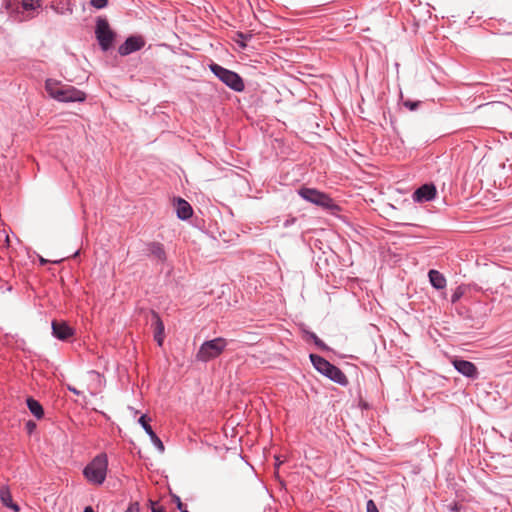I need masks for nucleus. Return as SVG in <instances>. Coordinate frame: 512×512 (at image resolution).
<instances>
[{
	"mask_svg": "<svg viewBox=\"0 0 512 512\" xmlns=\"http://www.w3.org/2000/svg\"><path fill=\"white\" fill-rule=\"evenodd\" d=\"M45 90L49 97L62 103L84 102L87 98L84 91L52 78L46 79Z\"/></svg>",
	"mask_w": 512,
	"mask_h": 512,
	"instance_id": "obj_1",
	"label": "nucleus"
},
{
	"mask_svg": "<svg viewBox=\"0 0 512 512\" xmlns=\"http://www.w3.org/2000/svg\"><path fill=\"white\" fill-rule=\"evenodd\" d=\"M108 470V457L105 453L95 456L83 469V475L88 482L101 485L106 479Z\"/></svg>",
	"mask_w": 512,
	"mask_h": 512,
	"instance_id": "obj_2",
	"label": "nucleus"
},
{
	"mask_svg": "<svg viewBox=\"0 0 512 512\" xmlns=\"http://www.w3.org/2000/svg\"><path fill=\"white\" fill-rule=\"evenodd\" d=\"M209 69L222 83H224L231 90L235 92L244 91V80L238 73L227 68H224L221 65L214 62L209 64Z\"/></svg>",
	"mask_w": 512,
	"mask_h": 512,
	"instance_id": "obj_3",
	"label": "nucleus"
},
{
	"mask_svg": "<svg viewBox=\"0 0 512 512\" xmlns=\"http://www.w3.org/2000/svg\"><path fill=\"white\" fill-rule=\"evenodd\" d=\"M298 194L301 198L310 202L324 210L337 211L339 206L333 201V199L326 193L321 192L314 188L301 187L298 190Z\"/></svg>",
	"mask_w": 512,
	"mask_h": 512,
	"instance_id": "obj_4",
	"label": "nucleus"
},
{
	"mask_svg": "<svg viewBox=\"0 0 512 512\" xmlns=\"http://www.w3.org/2000/svg\"><path fill=\"white\" fill-rule=\"evenodd\" d=\"M228 345V340L217 337L203 342L196 353V359L201 362H208L220 356Z\"/></svg>",
	"mask_w": 512,
	"mask_h": 512,
	"instance_id": "obj_5",
	"label": "nucleus"
},
{
	"mask_svg": "<svg viewBox=\"0 0 512 512\" xmlns=\"http://www.w3.org/2000/svg\"><path fill=\"white\" fill-rule=\"evenodd\" d=\"M95 35L103 51H108L112 47L116 36L115 32L110 28L108 20L103 17H98L96 21Z\"/></svg>",
	"mask_w": 512,
	"mask_h": 512,
	"instance_id": "obj_6",
	"label": "nucleus"
},
{
	"mask_svg": "<svg viewBox=\"0 0 512 512\" xmlns=\"http://www.w3.org/2000/svg\"><path fill=\"white\" fill-rule=\"evenodd\" d=\"M145 39L141 35H131L126 38L124 43L118 47V53L121 56H127L131 53L141 50L145 46Z\"/></svg>",
	"mask_w": 512,
	"mask_h": 512,
	"instance_id": "obj_7",
	"label": "nucleus"
},
{
	"mask_svg": "<svg viewBox=\"0 0 512 512\" xmlns=\"http://www.w3.org/2000/svg\"><path fill=\"white\" fill-rule=\"evenodd\" d=\"M451 363L455 370L463 376L470 379L478 378L479 372L474 363L457 357L452 359Z\"/></svg>",
	"mask_w": 512,
	"mask_h": 512,
	"instance_id": "obj_8",
	"label": "nucleus"
},
{
	"mask_svg": "<svg viewBox=\"0 0 512 512\" xmlns=\"http://www.w3.org/2000/svg\"><path fill=\"white\" fill-rule=\"evenodd\" d=\"M51 328L53 337L61 341H67L75 334V330L66 321L63 320H53L51 323Z\"/></svg>",
	"mask_w": 512,
	"mask_h": 512,
	"instance_id": "obj_9",
	"label": "nucleus"
},
{
	"mask_svg": "<svg viewBox=\"0 0 512 512\" xmlns=\"http://www.w3.org/2000/svg\"><path fill=\"white\" fill-rule=\"evenodd\" d=\"M436 194L437 190L435 185L433 183H425L414 191L412 198L414 202L424 203L433 200Z\"/></svg>",
	"mask_w": 512,
	"mask_h": 512,
	"instance_id": "obj_10",
	"label": "nucleus"
},
{
	"mask_svg": "<svg viewBox=\"0 0 512 512\" xmlns=\"http://www.w3.org/2000/svg\"><path fill=\"white\" fill-rule=\"evenodd\" d=\"M151 316V328L153 330V338L158 344V346H162L165 339V327L162 319L159 314L155 310H150L149 312Z\"/></svg>",
	"mask_w": 512,
	"mask_h": 512,
	"instance_id": "obj_11",
	"label": "nucleus"
},
{
	"mask_svg": "<svg viewBox=\"0 0 512 512\" xmlns=\"http://www.w3.org/2000/svg\"><path fill=\"white\" fill-rule=\"evenodd\" d=\"M146 255L157 263L163 264L167 259L164 245L160 242L152 241L145 244Z\"/></svg>",
	"mask_w": 512,
	"mask_h": 512,
	"instance_id": "obj_12",
	"label": "nucleus"
},
{
	"mask_svg": "<svg viewBox=\"0 0 512 512\" xmlns=\"http://www.w3.org/2000/svg\"><path fill=\"white\" fill-rule=\"evenodd\" d=\"M150 418L147 417V415H142L138 419V423L142 426V428L145 430V432L150 437L152 443L154 446L160 451L164 452L165 447L161 439L156 435L154 430L152 429L151 425L149 424Z\"/></svg>",
	"mask_w": 512,
	"mask_h": 512,
	"instance_id": "obj_13",
	"label": "nucleus"
},
{
	"mask_svg": "<svg viewBox=\"0 0 512 512\" xmlns=\"http://www.w3.org/2000/svg\"><path fill=\"white\" fill-rule=\"evenodd\" d=\"M323 375L341 386H347L349 384L348 378L343 371L332 363Z\"/></svg>",
	"mask_w": 512,
	"mask_h": 512,
	"instance_id": "obj_14",
	"label": "nucleus"
},
{
	"mask_svg": "<svg viewBox=\"0 0 512 512\" xmlns=\"http://www.w3.org/2000/svg\"><path fill=\"white\" fill-rule=\"evenodd\" d=\"M176 214L177 217L181 220H187L189 219L193 214V209L191 205L184 199L178 198L176 205Z\"/></svg>",
	"mask_w": 512,
	"mask_h": 512,
	"instance_id": "obj_15",
	"label": "nucleus"
},
{
	"mask_svg": "<svg viewBox=\"0 0 512 512\" xmlns=\"http://www.w3.org/2000/svg\"><path fill=\"white\" fill-rule=\"evenodd\" d=\"M0 500L3 506L13 510L14 512H19L20 507L17 503L13 501L11 492L7 486L1 487Z\"/></svg>",
	"mask_w": 512,
	"mask_h": 512,
	"instance_id": "obj_16",
	"label": "nucleus"
},
{
	"mask_svg": "<svg viewBox=\"0 0 512 512\" xmlns=\"http://www.w3.org/2000/svg\"><path fill=\"white\" fill-rule=\"evenodd\" d=\"M429 281L435 289H443L446 286V279L442 273L437 270H430L428 273Z\"/></svg>",
	"mask_w": 512,
	"mask_h": 512,
	"instance_id": "obj_17",
	"label": "nucleus"
},
{
	"mask_svg": "<svg viewBox=\"0 0 512 512\" xmlns=\"http://www.w3.org/2000/svg\"><path fill=\"white\" fill-rule=\"evenodd\" d=\"M309 357L314 368L322 375L328 369V367H330L331 363L322 356H319L317 354H310Z\"/></svg>",
	"mask_w": 512,
	"mask_h": 512,
	"instance_id": "obj_18",
	"label": "nucleus"
},
{
	"mask_svg": "<svg viewBox=\"0 0 512 512\" xmlns=\"http://www.w3.org/2000/svg\"><path fill=\"white\" fill-rule=\"evenodd\" d=\"M29 411L37 418L42 419L44 416V409L39 401L32 397H28L26 400Z\"/></svg>",
	"mask_w": 512,
	"mask_h": 512,
	"instance_id": "obj_19",
	"label": "nucleus"
},
{
	"mask_svg": "<svg viewBox=\"0 0 512 512\" xmlns=\"http://www.w3.org/2000/svg\"><path fill=\"white\" fill-rule=\"evenodd\" d=\"M305 339L312 340L318 349L328 351L329 347L312 331L304 330Z\"/></svg>",
	"mask_w": 512,
	"mask_h": 512,
	"instance_id": "obj_20",
	"label": "nucleus"
},
{
	"mask_svg": "<svg viewBox=\"0 0 512 512\" xmlns=\"http://www.w3.org/2000/svg\"><path fill=\"white\" fill-rule=\"evenodd\" d=\"M21 7L24 11H32L36 8L40 7V4L37 2H34V0H23L21 3Z\"/></svg>",
	"mask_w": 512,
	"mask_h": 512,
	"instance_id": "obj_21",
	"label": "nucleus"
},
{
	"mask_svg": "<svg viewBox=\"0 0 512 512\" xmlns=\"http://www.w3.org/2000/svg\"><path fill=\"white\" fill-rule=\"evenodd\" d=\"M237 38L235 39V41L242 47V48H245L246 47V41L251 39L252 35L251 34H245L243 32H237Z\"/></svg>",
	"mask_w": 512,
	"mask_h": 512,
	"instance_id": "obj_22",
	"label": "nucleus"
},
{
	"mask_svg": "<svg viewBox=\"0 0 512 512\" xmlns=\"http://www.w3.org/2000/svg\"><path fill=\"white\" fill-rule=\"evenodd\" d=\"M465 289L462 286H458L452 296H451V302L454 304L460 300V298L464 295Z\"/></svg>",
	"mask_w": 512,
	"mask_h": 512,
	"instance_id": "obj_23",
	"label": "nucleus"
},
{
	"mask_svg": "<svg viewBox=\"0 0 512 512\" xmlns=\"http://www.w3.org/2000/svg\"><path fill=\"white\" fill-rule=\"evenodd\" d=\"M90 5L96 9H103L108 5V0H90Z\"/></svg>",
	"mask_w": 512,
	"mask_h": 512,
	"instance_id": "obj_24",
	"label": "nucleus"
},
{
	"mask_svg": "<svg viewBox=\"0 0 512 512\" xmlns=\"http://www.w3.org/2000/svg\"><path fill=\"white\" fill-rule=\"evenodd\" d=\"M420 104H421L420 101L406 100V101L403 102V105L406 108H408L410 111L416 110L420 106Z\"/></svg>",
	"mask_w": 512,
	"mask_h": 512,
	"instance_id": "obj_25",
	"label": "nucleus"
},
{
	"mask_svg": "<svg viewBox=\"0 0 512 512\" xmlns=\"http://www.w3.org/2000/svg\"><path fill=\"white\" fill-rule=\"evenodd\" d=\"M37 428V424L33 420H28L25 423V430L28 433V435H31Z\"/></svg>",
	"mask_w": 512,
	"mask_h": 512,
	"instance_id": "obj_26",
	"label": "nucleus"
},
{
	"mask_svg": "<svg viewBox=\"0 0 512 512\" xmlns=\"http://www.w3.org/2000/svg\"><path fill=\"white\" fill-rule=\"evenodd\" d=\"M366 511L367 512H379L377 506H376V503L374 502V500L372 499H369L366 503Z\"/></svg>",
	"mask_w": 512,
	"mask_h": 512,
	"instance_id": "obj_27",
	"label": "nucleus"
},
{
	"mask_svg": "<svg viewBox=\"0 0 512 512\" xmlns=\"http://www.w3.org/2000/svg\"><path fill=\"white\" fill-rule=\"evenodd\" d=\"M125 512H140V505L138 502H131Z\"/></svg>",
	"mask_w": 512,
	"mask_h": 512,
	"instance_id": "obj_28",
	"label": "nucleus"
},
{
	"mask_svg": "<svg viewBox=\"0 0 512 512\" xmlns=\"http://www.w3.org/2000/svg\"><path fill=\"white\" fill-rule=\"evenodd\" d=\"M172 498H173V501L176 503V506H177V508H178L179 510H182V509H184V508H185V506H184V504L182 503V501H181V499H180V497H179V496H177V495H173V496H172Z\"/></svg>",
	"mask_w": 512,
	"mask_h": 512,
	"instance_id": "obj_29",
	"label": "nucleus"
},
{
	"mask_svg": "<svg viewBox=\"0 0 512 512\" xmlns=\"http://www.w3.org/2000/svg\"><path fill=\"white\" fill-rule=\"evenodd\" d=\"M151 512H166V510L163 506L151 507Z\"/></svg>",
	"mask_w": 512,
	"mask_h": 512,
	"instance_id": "obj_30",
	"label": "nucleus"
},
{
	"mask_svg": "<svg viewBox=\"0 0 512 512\" xmlns=\"http://www.w3.org/2000/svg\"><path fill=\"white\" fill-rule=\"evenodd\" d=\"M296 221V218H291L285 221L284 225L287 227L290 224H293Z\"/></svg>",
	"mask_w": 512,
	"mask_h": 512,
	"instance_id": "obj_31",
	"label": "nucleus"
},
{
	"mask_svg": "<svg viewBox=\"0 0 512 512\" xmlns=\"http://www.w3.org/2000/svg\"><path fill=\"white\" fill-rule=\"evenodd\" d=\"M149 506H150V508H151V507H159V506L157 505V502H156V501H154V500H151V499L149 500Z\"/></svg>",
	"mask_w": 512,
	"mask_h": 512,
	"instance_id": "obj_32",
	"label": "nucleus"
},
{
	"mask_svg": "<svg viewBox=\"0 0 512 512\" xmlns=\"http://www.w3.org/2000/svg\"><path fill=\"white\" fill-rule=\"evenodd\" d=\"M83 512H94L93 508L91 506H87L84 508Z\"/></svg>",
	"mask_w": 512,
	"mask_h": 512,
	"instance_id": "obj_33",
	"label": "nucleus"
},
{
	"mask_svg": "<svg viewBox=\"0 0 512 512\" xmlns=\"http://www.w3.org/2000/svg\"><path fill=\"white\" fill-rule=\"evenodd\" d=\"M69 390H70L71 392H73L74 394H77V395L80 393V392H79L77 389H75V388H69Z\"/></svg>",
	"mask_w": 512,
	"mask_h": 512,
	"instance_id": "obj_34",
	"label": "nucleus"
},
{
	"mask_svg": "<svg viewBox=\"0 0 512 512\" xmlns=\"http://www.w3.org/2000/svg\"><path fill=\"white\" fill-rule=\"evenodd\" d=\"M40 262H41V264H46L48 262V260H46L44 258H40Z\"/></svg>",
	"mask_w": 512,
	"mask_h": 512,
	"instance_id": "obj_35",
	"label": "nucleus"
},
{
	"mask_svg": "<svg viewBox=\"0 0 512 512\" xmlns=\"http://www.w3.org/2000/svg\"><path fill=\"white\" fill-rule=\"evenodd\" d=\"M181 512H189L186 508L180 510Z\"/></svg>",
	"mask_w": 512,
	"mask_h": 512,
	"instance_id": "obj_36",
	"label": "nucleus"
}]
</instances>
